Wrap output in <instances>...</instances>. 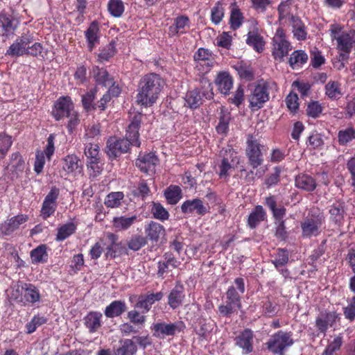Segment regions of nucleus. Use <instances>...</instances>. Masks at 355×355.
I'll list each match as a JSON object with an SVG mask.
<instances>
[{
    "instance_id": "27",
    "label": "nucleus",
    "mask_w": 355,
    "mask_h": 355,
    "mask_svg": "<svg viewBox=\"0 0 355 355\" xmlns=\"http://www.w3.org/2000/svg\"><path fill=\"white\" fill-rule=\"evenodd\" d=\"M320 225L321 223L318 219L306 218L301 224L303 236H317L320 233Z\"/></svg>"
},
{
    "instance_id": "61",
    "label": "nucleus",
    "mask_w": 355,
    "mask_h": 355,
    "mask_svg": "<svg viewBox=\"0 0 355 355\" xmlns=\"http://www.w3.org/2000/svg\"><path fill=\"white\" fill-rule=\"evenodd\" d=\"M46 321V318L44 316L35 315L26 325L27 334L33 333L38 327L45 324Z\"/></svg>"
},
{
    "instance_id": "46",
    "label": "nucleus",
    "mask_w": 355,
    "mask_h": 355,
    "mask_svg": "<svg viewBox=\"0 0 355 355\" xmlns=\"http://www.w3.org/2000/svg\"><path fill=\"white\" fill-rule=\"evenodd\" d=\"M124 198L123 192H111L106 196L104 204L108 208H117L121 205V202Z\"/></svg>"
},
{
    "instance_id": "14",
    "label": "nucleus",
    "mask_w": 355,
    "mask_h": 355,
    "mask_svg": "<svg viewBox=\"0 0 355 355\" xmlns=\"http://www.w3.org/2000/svg\"><path fill=\"white\" fill-rule=\"evenodd\" d=\"M159 164L158 157L153 153H149L143 155H139L135 162V165L141 171L153 174L155 172V167Z\"/></svg>"
},
{
    "instance_id": "19",
    "label": "nucleus",
    "mask_w": 355,
    "mask_h": 355,
    "mask_svg": "<svg viewBox=\"0 0 355 355\" xmlns=\"http://www.w3.org/2000/svg\"><path fill=\"white\" fill-rule=\"evenodd\" d=\"M163 297L164 293L162 292L140 295L138 302L135 304V307L143 309V313H147L150 310L152 305L155 302L160 301Z\"/></svg>"
},
{
    "instance_id": "63",
    "label": "nucleus",
    "mask_w": 355,
    "mask_h": 355,
    "mask_svg": "<svg viewBox=\"0 0 355 355\" xmlns=\"http://www.w3.org/2000/svg\"><path fill=\"white\" fill-rule=\"evenodd\" d=\"M101 135V127L100 123H93L85 130V137L87 139H98Z\"/></svg>"
},
{
    "instance_id": "44",
    "label": "nucleus",
    "mask_w": 355,
    "mask_h": 355,
    "mask_svg": "<svg viewBox=\"0 0 355 355\" xmlns=\"http://www.w3.org/2000/svg\"><path fill=\"white\" fill-rule=\"evenodd\" d=\"M345 213V203L343 202H336L334 203L329 209L331 218L335 223H340L343 219Z\"/></svg>"
},
{
    "instance_id": "43",
    "label": "nucleus",
    "mask_w": 355,
    "mask_h": 355,
    "mask_svg": "<svg viewBox=\"0 0 355 355\" xmlns=\"http://www.w3.org/2000/svg\"><path fill=\"white\" fill-rule=\"evenodd\" d=\"M325 94L333 100L340 98L343 95L340 84L337 81L328 82L325 85Z\"/></svg>"
},
{
    "instance_id": "37",
    "label": "nucleus",
    "mask_w": 355,
    "mask_h": 355,
    "mask_svg": "<svg viewBox=\"0 0 355 355\" xmlns=\"http://www.w3.org/2000/svg\"><path fill=\"white\" fill-rule=\"evenodd\" d=\"M292 28L293 33L298 40H304L306 38V27L300 19L295 16H291L290 21Z\"/></svg>"
},
{
    "instance_id": "34",
    "label": "nucleus",
    "mask_w": 355,
    "mask_h": 355,
    "mask_svg": "<svg viewBox=\"0 0 355 355\" xmlns=\"http://www.w3.org/2000/svg\"><path fill=\"white\" fill-rule=\"evenodd\" d=\"M24 302L34 304L40 300V294L38 289L31 284L24 283Z\"/></svg>"
},
{
    "instance_id": "5",
    "label": "nucleus",
    "mask_w": 355,
    "mask_h": 355,
    "mask_svg": "<svg viewBox=\"0 0 355 355\" xmlns=\"http://www.w3.org/2000/svg\"><path fill=\"white\" fill-rule=\"evenodd\" d=\"M268 85L266 83H260L250 89L248 95L249 107L252 110H258L269 100Z\"/></svg>"
},
{
    "instance_id": "17",
    "label": "nucleus",
    "mask_w": 355,
    "mask_h": 355,
    "mask_svg": "<svg viewBox=\"0 0 355 355\" xmlns=\"http://www.w3.org/2000/svg\"><path fill=\"white\" fill-rule=\"evenodd\" d=\"M184 298V287L180 282H178L168 294V304L171 309H175L182 304Z\"/></svg>"
},
{
    "instance_id": "6",
    "label": "nucleus",
    "mask_w": 355,
    "mask_h": 355,
    "mask_svg": "<svg viewBox=\"0 0 355 355\" xmlns=\"http://www.w3.org/2000/svg\"><path fill=\"white\" fill-rule=\"evenodd\" d=\"M331 37L332 40L337 41V47L343 53L340 54L342 61H345L348 58V54L350 53L352 48L353 40L349 34L347 33H339L340 28L334 26L331 30Z\"/></svg>"
},
{
    "instance_id": "18",
    "label": "nucleus",
    "mask_w": 355,
    "mask_h": 355,
    "mask_svg": "<svg viewBox=\"0 0 355 355\" xmlns=\"http://www.w3.org/2000/svg\"><path fill=\"white\" fill-rule=\"evenodd\" d=\"M117 236L112 233H108L106 235V252L105 254L107 258H115L122 253L125 249L121 243H117Z\"/></svg>"
},
{
    "instance_id": "49",
    "label": "nucleus",
    "mask_w": 355,
    "mask_h": 355,
    "mask_svg": "<svg viewBox=\"0 0 355 355\" xmlns=\"http://www.w3.org/2000/svg\"><path fill=\"white\" fill-rule=\"evenodd\" d=\"M107 10L114 17H121L125 10L122 0H110L107 3Z\"/></svg>"
},
{
    "instance_id": "1",
    "label": "nucleus",
    "mask_w": 355,
    "mask_h": 355,
    "mask_svg": "<svg viewBox=\"0 0 355 355\" xmlns=\"http://www.w3.org/2000/svg\"><path fill=\"white\" fill-rule=\"evenodd\" d=\"M144 116L141 113L135 114L130 119L125 138L110 137L107 141V154L110 157L116 158L127 153L130 145L139 146V128Z\"/></svg>"
},
{
    "instance_id": "32",
    "label": "nucleus",
    "mask_w": 355,
    "mask_h": 355,
    "mask_svg": "<svg viewBox=\"0 0 355 355\" xmlns=\"http://www.w3.org/2000/svg\"><path fill=\"white\" fill-rule=\"evenodd\" d=\"M266 212L261 205H257L250 214L248 225L251 229L255 228L261 221L265 220Z\"/></svg>"
},
{
    "instance_id": "57",
    "label": "nucleus",
    "mask_w": 355,
    "mask_h": 355,
    "mask_svg": "<svg viewBox=\"0 0 355 355\" xmlns=\"http://www.w3.org/2000/svg\"><path fill=\"white\" fill-rule=\"evenodd\" d=\"M338 139L340 145H346L355 139V129L353 128H347L345 130H340L338 134Z\"/></svg>"
},
{
    "instance_id": "62",
    "label": "nucleus",
    "mask_w": 355,
    "mask_h": 355,
    "mask_svg": "<svg viewBox=\"0 0 355 355\" xmlns=\"http://www.w3.org/2000/svg\"><path fill=\"white\" fill-rule=\"evenodd\" d=\"M272 261L277 268L286 265L288 261V251L284 249H278L276 257Z\"/></svg>"
},
{
    "instance_id": "29",
    "label": "nucleus",
    "mask_w": 355,
    "mask_h": 355,
    "mask_svg": "<svg viewBox=\"0 0 355 355\" xmlns=\"http://www.w3.org/2000/svg\"><path fill=\"white\" fill-rule=\"evenodd\" d=\"M137 219V215L116 216L112 220V226L116 231H125L136 222Z\"/></svg>"
},
{
    "instance_id": "54",
    "label": "nucleus",
    "mask_w": 355,
    "mask_h": 355,
    "mask_svg": "<svg viewBox=\"0 0 355 355\" xmlns=\"http://www.w3.org/2000/svg\"><path fill=\"white\" fill-rule=\"evenodd\" d=\"M246 42L258 52L263 51L265 44L263 37L260 35L253 32H250L248 33Z\"/></svg>"
},
{
    "instance_id": "31",
    "label": "nucleus",
    "mask_w": 355,
    "mask_h": 355,
    "mask_svg": "<svg viewBox=\"0 0 355 355\" xmlns=\"http://www.w3.org/2000/svg\"><path fill=\"white\" fill-rule=\"evenodd\" d=\"M266 205L270 209L274 218L277 221L284 220L286 209L284 206L277 207V201L274 196H270L265 199Z\"/></svg>"
},
{
    "instance_id": "51",
    "label": "nucleus",
    "mask_w": 355,
    "mask_h": 355,
    "mask_svg": "<svg viewBox=\"0 0 355 355\" xmlns=\"http://www.w3.org/2000/svg\"><path fill=\"white\" fill-rule=\"evenodd\" d=\"M202 96L199 91L194 89L187 93L185 102L187 107L195 109L202 104Z\"/></svg>"
},
{
    "instance_id": "42",
    "label": "nucleus",
    "mask_w": 355,
    "mask_h": 355,
    "mask_svg": "<svg viewBox=\"0 0 355 355\" xmlns=\"http://www.w3.org/2000/svg\"><path fill=\"white\" fill-rule=\"evenodd\" d=\"M31 258L34 264L45 263L48 259L46 246L40 245L31 252Z\"/></svg>"
},
{
    "instance_id": "60",
    "label": "nucleus",
    "mask_w": 355,
    "mask_h": 355,
    "mask_svg": "<svg viewBox=\"0 0 355 355\" xmlns=\"http://www.w3.org/2000/svg\"><path fill=\"white\" fill-rule=\"evenodd\" d=\"M85 155L88 160H100L98 145L92 143L86 144L85 147Z\"/></svg>"
},
{
    "instance_id": "20",
    "label": "nucleus",
    "mask_w": 355,
    "mask_h": 355,
    "mask_svg": "<svg viewBox=\"0 0 355 355\" xmlns=\"http://www.w3.org/2000/svg\"><path fill=\"white\" fill-rule=\"evenodd\" d=\"M339 319V314L334 311L321 313L315 320V325L320 332L325 333Z\"/></svg>"
},
{
    "instance_id": "8",
    "label": "nucleus",
    "mask_w": 355,
    "mask_h": 355,
    "mask_svg": "<svg viewBox=\"0 0 355 355\" xmlns=\"http://www.w3.org/2000/svg\"><path fill=\"white\" fill-rule=\"evenodd\" d=\"M33 41V35L29 32L23 33L10 46L6 55L12 57H19L25 55L28 52V49H29V44Z\"/></svg>"
},
{
    "instance_id": "33",
    "label": "nucleus",
    "mask_w": 355,
    "mask_h": 355,
    "mask_svg": "<svg viewBox=\"0 0 355 355\" xmlns=\"http://www.w3.org/2000/svg\"><path fill=\"white\" fill-rule=\"evenodd\" d=\"M126 310V305L123 301L115 300L110 303L105 309L107 318H114L121 315Z\"/></svg>"
},
{
    "instance_id": "40",
    "label": "nucleus",
    "mask_w": 355,
    "mask_h": 355,
    "mask_svg": "<svg viewBox=\"0 0 355 355\" xmlns=\"http://www.w3.org/2000/svg\"><path fill=\"white\" fill-rule=\"evenodd\" d=\"M164 196L170 205H176L182 197V189L179 186L171 185L164 191Z\"/></svg>"
},
{
    "instance_id": "21",
    "label": "nucleus",
    "mask_w": 355,
    "mask_h": 355,
    "mask_svg": "<svg viewBox=\"0 0 355 355\" xmlns=\"http://www.w3.org/2000/svg\"><path fill=\"white\" fill-rule=\"evenodd\" d=\"M28 218L22 214L12 217L0 225V232L3 235H10L19 226L26 222Z\"/></svg>"
},
{
    "instance_id": "3",
    "label": "nucleus",
    "mask_w": 355,
    "mask_h": 355,
    "mask_svg": "<svg viewBox=\"0 0 355 355\" xmlns=\"http://www.w3.org/2000/svg\"><path fill=\"white\" fill-rule=\"evenodd\" d=\"M234 283L238 291L234 286H230L226 292V304L220 305L219 312L223 316H230L236 309L241 308V294L245 292L244 279L241 277L236 278Z\"/></svg>"
},
{
    "instance_id": "38",
    "label": "nucleus",
    "mask_w": 355,
    "mask_h": 355,
    "mask_svg": "<svg viewBox=\"0 0 355 355\" xmlns=\"http://www.w3.org/2000/svg\"><path fill=\"white\" fill-rule=\"evenodd\" d=\"M94 76L96 81L104 87H110L113 85V78L106 69L96 67L93 69Z\"/></svg>"
},
{
    "instance_id": "26",
    "label": "nucleus",
    "mask_w": 355,
    "mask_h": 355,
    "mask_svg": "<svg viewBox=\"0 0 355 355\" xmlns=\"http://www.w3.org/2000/svg\"><path fill=\"white\" fill-rule=\"evenodd\" d=\"M103 314L98 311H90L85 318L84 323L90 333L96 332L102 326Z\"/></svg>"
},
{
    "instance_id": "22",
    "label": "nucleus",
    "mask_w": 355,
    "mask_h": 355,
    "mask_svg": "<svg viewBox=\"0 0 355 355\" xmlns=\"http://www.w3.org/2000/svg\"><path fill=\"white\" fill-rule=\"evenodd\" d=\"M85 36L87 42V48L92 51L100 42V30L98 24L92 21L88 28L85 31Z\"/></svg>"
},
{
    "instance_id": "56",
    "label": "nucleus",
    "mask_w": 355,
    "mask_h": 355,
    "mask_svg": "<svg viewBox=\"0 0 355 355\" xmlns=\"http://www.w3.org/2000/svg\"><path fill=\"white\" fill-rule=\"evenodd\" d=\"M150 189L144 180H141L136 186L132 189V194L135 196L140 197L144 199L146 196H149Z\"/></svg>"
},
{
    "instance_id": "48",
    "label": "nucleus",
    "mask_w": 355,
    "mask_h": 355,
    "mask_svg": "<svg viewBox=\"0 0 355 355\" xmlns=\"http://www.w3.org/2000/svg\"><path fill=\"white\" fill-rule=\"evenodd\" d=\"M76 230V225L72 222L68 223L61 225L58 229V234L56 235V240L62 241L67 239L69 236L73 234Z\"/></svg>"
},
{
    "instance_id": "13",
    "label": "nucleus",
    "mask_w": 355,
    "mask_h": 355,
    "mask_svg": "<svg viewBox=\"0 0 355 355\" xmlns=\"http://www.w3.org/2000/svg\"><path fill=\"white\" fill-rule=\"evenodd\" d=\"M194 60L196 62V67L202 73H207L213 66L212 53L208 49L200 48L194 54Z\"/></svg>"
},
{
    "instance_id": "30",
    "label": "nucleus",
    "mask_w": 355,
    "mask_h": 355,
    "mask_svg": "<svg viewBox=\"0 0 355 355\" xmlns=\"http://www.w3.org/2000/svg\"><path fill=\"white\" fill-rule=\"evenodd\" d=\"M296 187L302 190L311 192L316 187L315 180L311 175L307 174H299L295 180Z\"/></svg>"
},
{
    "instance_id": "35",
    "label": "nucleus",
    "mask_w": 355,
    "mask_h": 355,
    "mask_svg": "<svg viewBox=\"0 0 355 355\" xmlns=\"http://www.w3.org/2000/svg\"><path fill=\"white\" fill-rule=\"evenodd\" d=\"M231 7L230 24V28L235 31L242 26L244 21V17L241 10L237 7L235 3H232Z\"/></svg>"
},
{
    "instance_id": "10",
    "label": "nucleus",
    "mask_w": 355,
    "mask_h": 355,
    "mask_svg": "<svg viewBox=\"0 0 355 355\" xmlns=\"http://www.w3.org/2000/svg\"><path fill=\"white\" fill-rule=\"evenodd\" d=\"M73 110V104L69 97L59 98L54 104L52 114L56 121L70 116Z\"/></svg>"
},
{
    "instance_id": "7",
    "label": "nucleus",
    "mask_w": 355,
    "mask_h": 355,
    "mask_svg": "<svg viewBox=\"0 0 355 355\" xmlns=\"http://www.w3.org/2000/svg\"><path fill=\"white\" fill-rule=\"evenodd\" d=\"M291 50L290 42L286 40L282 28H277L272 38V55L275 60H282Z\"/></svg>"
},
{
    "instance_id": "9",
    "label": "nucleus",
    "mask_w": 355,
    "mask_h": 355,
    "mask_svg": "<svg viewBox=\"0 0 355 355\" xmlns=\"http://www.w3.org/2000/svg\"><path fill=\"white\" fill-rule=\"evenodd\" d=\"M59 195L60 189L55 186L52 187L42 203L41 216L44 219H46L55 211Z\"/></svg>"
},
{
    "instance_id": "52",
    "label": "nucleus",
    "mask_w": 355,
    "mask_h": 355,
    "mask_svg": "<svg viewBox=\"0 0 355 355\" xmlns=\"http://www.w3.org/2000/svg\"><path fill=\"white\" fill-rule=\"evenodd\" d=\"M293 3V0H286L279 5L277 10L279 14V20L280 22H282L287 19L291 21V6Z\"/></svg>"
},
{
    "instance_id": "64",
    "label": "nucleus",
    "mask_w": 355,
    "mask_h": 355,
    "mask_svg": "<svg viewBox=\"0 0 355 355\" xmlns=\"http://www.w3.org/2000/svg\"><path fill=\"white\" fill-rule=\"evenodd\" d=\"M343 314L345 318L349 321L355 319V296L353 297L348 303V305L343 308Z\"/></svg>"
},
{
    "instance_id": "16",
    "label": "nucleus",
    "mask_w": 355,
    "mask_h": 355,
    "mask_svg": "<svg viewBox=\"0 0 355 355\" xmlns=\"http://www.w3.org/2000/svg\"><path fill=\"white\" fill-rule=\"evenodd\" d=\"M247 143L248 147L246 152L250 164L254 168H256L263 162L260 145L257 141L253 140L252 138L251 139H248Z\"/></svg>"
},
{
    "instance_id": "11",
    "label": "nucleus",
    "mask_w": 355,
    "mask_h": 355,
    "mask_svg": "<svg viewBox=\"0 0 355 355\" xmlns=\"http://www.w3.org/2000/svg\"><path fill=\"white\" fill-rule=\"evenodd\" d=\"M209 210L207 204H205L200 198H194L184 201L181 205V211L184 214L205 215Z\"/></svg>"
},
{
    "instance_id": "59",
    "label": "nucleus",
    "mask_w": 355,
    "mask_h": 355,
    "mask_svg": "<svg viewBox=\"0 0 355 355\" xmlns=\"http://www.w3.org/2000/svg\"><path fill=\"white\" fill-rule=\"evenodd\" d=\"M224 17V8L223 4L218 1L211 10V19L214 24H218Z\"/></svg>"
},
{
    "instance_id": "45",
    "label": "nucleus",
    "mask_w": 355,
    "mask_h": 355,
    "mask_svg": "<svg viewBox=\"0 0 355 355\" xmlns=\"http://www.w3.org/2000/svg\"><path fill=\"white\" fill-rule=\"evenodd\" d=\"M24 283L21 282H17L16 284L12 286L10 288L8 297L10 301L15 302L17 303L24 302Z\"/></svg>"
},
{
    "instance_id": "39",
    "label": "nucleus",
    "mask_w": 355,
    "mask_h": 355,
    "mask_svg": "<svg viewBox=\"0 0 355 355\" xmlns=\"http://www.w3.org/2000/svg\"><path fill=\"white\" fill-rule=\"evenodd\" d=\"M80 160L75 155H69L63 159V169L67 173H80Z\"/></svg>"
},
{
    "instance_id": "58",
    "label": "nucleus",
    "mask_w": 355,
    "mask_h": 355,
    "mask_svg": "<svg viewBox=\"0 0 355 355\" xmlns=\"http://www.w3.org/2000/svg\"><path fill=\"white\" fill-rule=\"evenodd\" d=\"M146 238L140 235H134L127 243L130 250L138 251L146 244Z\"/></svg>"
},
{
    "instance_id": "47",
    "label": "nucleus",
    "mask_w": 355,
    "mask_h": 355,
    "mask_svg": "<svg viewBox=\"0 0 355 355\" xmlns=\"http://www.w3.org/2000/svg\"><path fill=\"white\" fill-rule=\"evenodd\" d=\"M343 343V336L341 334L336 336L333 340L329 343L323 352L322 355H338L337 352L340 350Z\"/></svg>"
},
{
    "instance_id": "12",
    "label": "nucleus",
    "mask_w": 355,
    "mask_h": 355,
    "mask_svg": "<svg viewBox=\"0 0 355 355\" xmlns=\"http://www.w3.org/2000/svg\"><path fill=\"white\" fill-rule=\"evenodd\" d=\"M181 324V322L174 323L157 322L152 325L151 329L153 331L154 336L164 338L166 336H174L177 331H180Z\"/></svg>"
},
{
    "instance_id": "50",
    "label": "nucleus",
    "mask_w": 355,
    "mask_h": 355,
    "mask_svg": "<svg viewBox=\"0 0 355 355\" xmlns=\"http://www.w3.org/2000/svg\"><path fill=\"white\" fill-rule=\"evenodd\" d=\"M25 163L19 153L12 154L10 162L8 164L9 169L15 172L17 175L21 173L24 169Z\"/></svg>"
},
{
    "instance_id": "24",
    "label": "nucleus",
    "mask_w": 355,
    "mask_h": 355,
    "mask_svg": "<svg viewBox=\"0 0 355 355\" xmlns=\"http://www.w3.org/2000/svg\"><path fill=\"white\" fill-rule=\"evenodd\" d=\"M146 239L153 242H157L161 236L165 235L166 231L164 226L158 223L151 221L145 227Z\"/></svg>"
},
{
    "instance_id": "2",
    "label": "nucleus",
    "mask_w": 355,
    "mask_h": 355,
    "mask_svg": "<svg viewBox=\"0 0 355 355\" xmlns=\"http://www.w3.org/2000/svg\"><path fill=\"white\" fill-rule=\"evenodd\" d=\"M163 86L164 81L159 75L154 73L144 75L138 84L137 103L145 107L152 106L159 98Z\"/></svg>"
},
{
    "instance_id": "55",
    "label": "nucleus",
    "mask_w": 355,
    "mask_h": 355,
    "mask_svg": "<svg viewBox=\"0 0 355 355\" xmlns=\"http://www.w3.org/2000/svg\"><path fill=\"white\" fill-rule=\"evenodd\" d=\"M153 217L159 220H167L169 218L168 211L159 202H153L151 208Z\"/></svg>"
},
{
    "instance_id": "53",
    "label": "nucleus",
    "mask_w": 355,
    "mask_h": 355,
    "mask_svg": "<svg viewBox=\"0 0 355 355\" xmlns=\"http://www.w3.org/2000/svg\"><path fill=\"white\" fill-rule=\"evenodd\" d=\"M116 50L114 42H111L100 50L98 55V61L100 62H107L114 55Z\"/></svg>"
},
{
    "instance_id": "25",
    "label": "nucleus",
    "mask_w": 355,
    "mask_h": 355,
    "mask_svg": "<svg viewBox=\"0 0 355 355\" xmlns=\"http://www.w3.org/2000/svg\"><path fill=\"white\" fill-rule=\"evenodd\" d=\"M218 89L223 94H228L233 87V80L229 73L222 71L218 73L215 79Z\"/></svg>"
},
{
    "instance_id": "4",
    "label": "nucleus",
    "mask_w": 355,
    "mask_h": 355,
    "mask_svg": "<svg viewBox=\"0 0 355 355\" xmlns=\"http://www.w3.org/2000/svg\"><path fill=\"white\" fill-rule=\"evenodd\" d=\"M292 336L293 333L291 331H277L267 342L268 349L274 354L284 355V351L294 343Z\"/></svg>"
},
{
    "instance_id": "28",
    "label": "nucleus",
    "mask_w": 355,
    "mask_h": 355,
    "mask_svg": "<svg viewBox=\"0 0 355 355\" xmlns=\"http://www.w3.org/2000/svg\"><path fill=\"white\" fill-rule=\"evenodd\" d=\"M190 26L189 18L185 15H181L175 18L174 25L168 28V35L171 37L178 33H184Z\"/></svg>"
},
{
    "instance_id": "15",
    "label": "nucleus",
    "mask_w": 355,
    "mask_h": 355,
    "mask_svg": "<svg viewBox=\"0 0 355 355\" xmlns=\"http://www.w3.org/2000/svg\"><path fill=\"white\" fill-rule=\"evenodd\" d=\"M17 25V21L11 15L4 11L0 13V35L6 37L12 35Z\"/></svg>"
},
{
    "instance_id": "36",
    "label": "nucleus",
    "mask_w": 355,
    "mask_h": 355,
    "mask_svg": "<svg viewBox=\"0 0 355 355\" xmlns=\"http://www.w3.org/2000/svg\"><path fill=\"white\" fill-rule=\"evenodd\" d=\"M137 347L131 339H125L119 341V347L114 351L115 355H135Z\"/></svg>"
},
{
    "instance_id": "41",
    "label": "nucleus",
    "mask_w": 355,
    "mask_h": 355,
    "mask_svg": "<svg viewBox=\"0 0 355 355\" xmlns=\"http://www.w3.org/2000/svg\"><path fill=\"white\" fill-rule=\"evenodd\" d=\"M308 60V55L302 50L295 51L289 58V64L293 69H297Z\"/></svg>"
},
{
    "instance_id": "23",
    "label": "nucleus",
    "mask_w": 355,
    "mask_h": 355,
    "mask_svg": "<svg viewBox=\"0 0 355 355\" xmlns=\"http://www.w3.org/2000/svg\"><path fill=\"white\" fill-rule=\"evenodd\" d=\"M252 340L253 332L246 329L236 338V344L243 349L244 354H248L252 352Z\"/></svg>"
}]
</instances>
